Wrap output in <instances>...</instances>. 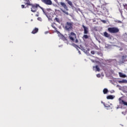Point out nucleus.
<instances>
[{
	"label": "nucleus",
	"instance_id": "obj_7",
	"mask_svg": "<svg viewBox=\"0 0 127 127\" xmlns=\"http://www.w3.org/2000/svg\"><path fill=\"white\" fill-rule=\"evenodd\" d=\"M58 34L59 37L61 38V39H62L64 41H67V38H66L63 35H62L61 34V33L58 32Z\"/></svg>",
	"mask_w": 127,
	"mask_h": 127
},
{
	"label": "nucleus",
	"instance_id": "obj_34",
	"mask_svg": "<svg viewBox=\"0 0 127 127\" xmlns=\"http://www.w3.org/2000/svg\"><path fill=\"white\" fill-rule=\"evenodd\" d=\"M33 34H35V33H36V32H32Z\"/></svg>",
	"mask_w": 127,
	"mask_h": 127
},
{
	"label": "nucleus",
	"instance_id": "obj_40",
	"mask_svg": "<svg viewBox=\"0 0 127 127\" xmlns=\"http://www.w3.org/2000/svg\"><path fill=\"white\" fill-rule=\"evenodd\" d=\"M36 16H38V14H36Z\"/></svg>",
	"mask_w": 127,
	"mask_h": 127
},
{
	"label": "nucleus",
	"instance_id": "obj_5",
	"mask_svg": "<svg viewBox=\"0 0 127 127\" xmlns=\"http://www.w3.org/2000/svg\"><path fill=\"white\" fill-rule=\"evenodd\" d=\"M108 30L109 32H119L120 31L119 28L116 27L108 28Z\"/></svg>",
	"mask_w": 127,
	"mask_h": 127
},
{
	"label": "nucleus",
	"instance_id": "obj_29",
	"mask_svg": "<svg viewBox=\"0 0 127 127\" xmlns=\"http://www.w3.org/2000/svg\"><path fill=\"white\" fill-rule=\"evenodd\" d=\"M47 11H51V10H52L50 8H47Z\"/></svg>",
	"mask_w": 127,
	"mask_h": 127
},
{
	"label": "nucleus",
	"instance_id": "obj_2",
	"mask_svg": "<svg viewBox=\"0 0 127 127\" xmlns=\"http://www.w3.org/2000/svg\"><path fill=\"white\" fill-rule=\"evenodd\" d=\"M73 24H74V23L72 22H67L65 24L64 29L66 30V31H71V30H73Z\"/></svg>",
	"mask_w": 127,
	"mask_h": 127
},
{
	"label": "nucleus",
	"instance_id": "obj_18",
	"mask_svg": "<svg viewBox=\"0 0 127 127\" xmlns=\"http://www.w3.org/2000/svg\"><path fill=\"white\" fill-rule=\"evenodd\" d=\"M103 104L106 108H108L109 110L112 109V107H111V106L108 105V104H105V103H104Z\"/></svg>",
	"mask_w": 127,
	"mask_h": 127
},
{
	"label": "nucleus",
	"instance_id": "obj_14",
	"mask_svg": "<svg viewBox=\"0 0 127 127\" xmlns=\"http://www.w3.org/2000/svg\"><path fill=\"white\" fill-rule=\"evenodd\" d=\"M61 10L64 12V14H66V15H69V13L68 12L66 11L65 10H63V9L61 8Z\"/></svg>",
	"mask_w": 127,
	"mask_h": 127
},
{
	"label": "nucleus",
	"instance_id": "obj_12",
	"mask_svg": "<svg viewBox=\"0 0 127 127\" xmlns=\"http://www.w3.org/2000/svg\"><path fill=\"white\" fill-rule=\"evenodd\" d=\"M103 35L105 37H107L108 38H110V37H111V35L109 34L107 32H104Z\"/></svg>",
	"mask_w": 127,
	"mask_h": 127
},
{
	"label": "nucleus",
	"instance_id": "obj_3",
	"mask_svg": "<svg viewBox=\"0 0 127 127\" xmlns=\"http://www.w3.org/2000/svg\"><path fill=\"white\" fill-rule=\"evenodd\" d=\"M119 105H118L117 109H123L124 106H126L127 107V102L123 100L122 97L119 98Z\"/></svg>",
	"mask_w": 127,
	"mask_h": 127
},
{
	"label": "nucleus",
	"instance_id": "obj_30",
	"mask_svg": "<svg viewBox=\"0 0 127 127\" xmlns=\"http://www.w3.org/2000/svg\"><path fill=\"white\" fill-rule=\"evenodd\" d=\"M97 77H98V78H100V77H101V74H97Z\"/></svg>",
	"mask_w": 127,
	"mask_h": 127
},
{
	"label": "nucleus",
	"instance_id": "obj_24",
	"mask_svg": "<svg viewBox=\"0 0 127 127\" xmlns=\"http://www.w3.org/2000/svg\"><path fill=\"white\" fill-rule=\"evenodd\" d=\"M72 46H73L75 48H79V46H78L77 45H76L75 44H72Z\"/></svg>",
	"mask_w": 127,
	"mask_h": 127
},
{
	"label": "nucleus",
	"instance_id": "obj_31",
	"mask_svg": "<svg viewBox=\"0 0 127 127\" xmlns=\"http://www.w3.org/2000/svg\"><path fill=\"white\" fill-rule=\"evenodd\" d=\"M118 23H122V21H120V20H118L117 21Z\"/></svg>",
	"mask_w": 127,
	"mask_h": 127
},
{
	"label": "nucleus",
	"instance_id": "obj_23",
	"mask_svg": "<svg viewBox=\"0 0 127 127\" xmlns=\"http://www.w3.org/2000/svg\"><path fill=\"white\" fill-rule=\"evenodd\" d=\"M127 55L123 56L122 57V60H123V61H125V59H127Z\"/></svg>",
	"mask_w": 127,
	"mask_h": 127
},
{
	"label": "nucleus",
	"instance_id": "obj_15",
	"mask_svg": "<svg viewBox=\"0 0 127 127\" xmlns=\"http://www.w3.org/2000/svg\"><path fill=\"white\" fill-rule=\"evenodd\" d=\"M89 37H90V36L88 35H84L82 37V38L83 39H88V38H89Z\"/></svg>",
	"mask_w": 127,
	"mask_h": 127
},
{
	"label": "nucleus",
	"instance_id": "obj_37",
	"mask_svg": "<svg viewBox=\"0 0 127 127\" xmlns=\"http://www.w3.org/2000/svg\"><path fill=\"white\" fill-rule=\"evenodd\" d=\"M126 5H127V4H125V5H124V6H125Z\"/></svg>",
	"mask_w": 127,
	"mask_h": 127
},
{
	"label": "nucleus",
	"instance_id": "obj_32",
	"mask_svg": "<svg viewBox=\"0 0 127 127\" xmlns=\"http://www.w3.org/2000/svg\"><path fill=\"white\" fill-rule=\"evenodd\" d=\"M22 8H24V5H21Z\"/></svg>",
	"mask_w": 127,
	"mask_h": 127
},
{
	"label": "nucleus",
	"instance_id": "obj_21",
	"mask_svg": "<svg viewBox=\"0 0 127 127\" xmlns=\"http://www.w3.org/2000/svg\"><path fill=\"white\" fill-rule=\"evenodd\" d=\"M108 92H109V91L108 90V89H107V88H104V89H103V93L104 94H107V93H108Z\"/></svg>",
	"mask_w": 127,
	"mask_h": 127
},
{
	"label": "nucleus",
	"instance_id": "obj_19",
	"mask_svg": "<svg viewBox=\"0 0 127 127\" xmlns=\"http://www.w3.org/2000/svg\"><path fill=\"white\" fill-rule=\"evenodd\" d=\"M127 80H125V79H123L122 80H120L119 81V83H120V84H121L122 83H127Z\"/></svg>",
	"mask_w": 127,
	"mask_h": 127
},
{
	"label": "nucleus",
	"instance_id": "obj_1",
	"mask_svg": "<svg viewBox=\"0 0 127 127\" xmlns=\"http://www.w3.org/2000/svg\"><path fill=\"white\" fill-rule=\"evenodd\" d=\"M31 5H32L31 9L32 12H36V11L37 10V7H40V8H41V9H42L43 11V13H44L46 16L48 17L47 16V12H46V11H45L44 8L40 6L38 4H31Z\"/></svg>",
	"mask_w": 127,
	"mask_h": 127
},
{
	"label": "nucleus",
	"instance_id": "obj_35",
	"mask_svg": "<svg viewBox=\"0 0 127 127\" xmlns=\"http://www.w3.org/2000/svg\"><path fill=\"white\" fill-rule=\"evenodd\" d=\"M78 53H79V54H81V52H80V51H78Z\"/></svg>",
	"mask_w": 127,
	"mask_h": 127
},
{
	"label": "nucleus",
	"instance_id": "obj_25",
	"mask_svg": "<svg viewBox=\"0 0 127 127\" xmlns=\"http://www.w3.org/2000/svg\"><path fill=\"white\" fill-rule=\"evenodd\" d=\"M55 19L57 22H60V20L59 19V18L56 17Z\"/></svg>",
	"mask_w": 127,
	"mask_h": 127
},
{
	"label": "nucleus",
	"instance_id": "obj_10",
	"mask_svg": "<svg viewBox=\"0 0 127 127\" xmlns=\"http://www.w3.org/2000/svg\"><path fill=\"white\" fill-rule=\"evenodd\" d=\"M82 27L83 28L84 32H89V27L82 25Z\"/></svg>",
	"mask_w": 127,
	"mask_h": 127
},
{
	"label": "nucleus",
	"instance_id": "obj_16",
	"mask_svg": "<svg viewBox=\"0 0 127 127\" xmlns=\"http://www.w3.org/2000/svg\"><path fill=\"white\" fill-rule=\"evenodd\" d=\"M25 0V3L26 4H27L28 5H31V4H30V2L29 0Z\"/></svg>",
	"mask_w": 127,
	"mask_h": 127
},
{
	"label": "nucleus",
	"instance_id": "obj_36",
	"mask_svg": "<svg viewBox=\"0 0 127 127\" xmlns=\"http://www.w3.org/2000/svg\"><path fill=\"white\" fill-rule=\"evenodd\" d=\"M52 27L54 28H56L54 26L52 25Z\"/></svg>",
	"mask_w": 127,
	"mask_h": 127
},
{
	"label": "nucleus",
	"instance_id": "obj_13",
	"mask_svg": "<svg viewBox=\"0 0 127 127\" xmlns=\"http://www.w3.org/2000/svg\"><path fill=\"white\" fill-rule=\"evenodd\" d=\"M107 99H108V100H113L114 96H113V95H108L107 96Z\"/></svg>",
	"mask_w": 127,
	"mask_h": 127
},
{
	"label": "nucleus",
	"instance_id": "obj_26",
	"mask_svg": "<svg viewBox=\"0 0 127 127\" xmlns=\"http://www.w3.org/2000/svg\"><path fill=\"white\" fill-rule=\"evenodd\" d=\"M38 20H39V21H42V19L41 18V17H38L37 18Z\"/></svg>",
	"mask_w": 127,
	"mask_h": 127
},
{
	"label": "nucleus",
	"instance_id": "obj_38",
	"mask_svg": "<svg viewBox=\"0 0 127 127\" xmlns=\"http://www.w3.org/2000/svg\"><path fill=\"white\" fill-rule=\"evenodd\" d=\"M47 17H48L49 18V17H48V15H47Z\"/></svg>",
	"mask_w": 127,
	"mask_h": 127
},
{
	"label": "nucleus",
	"instance_id": "obj_28",
	"mask_svg": "<svg viewBox=\"0 0 127 127\" xmlns=\"http://www.w3.org/2000/svg\"><path fill=\"white\" fill-rule=\"evenodd\" d=\"M91 54H92L93 55H94V54H95V51H91Z\"/></svg>",
	"mask_w": 127,
	"mask_h": 127
},
{
	"label": "nucleus",
	"instance_id": "obj_41",
	"mask_svg": "<svg viewBox=\"0 0 127 127\" xmlns=\"http://www.w3.org/2000/svg\"><path fill=\"white\" fill-rule=\"evenodd\" d=\"M93 68H95V66H93Z\"/></svg>",
	"mask_w": 127,
	"mask_h": 127
},
{
	"label": "nucleus",
	"instance_id": "obj_4",
	"mask_svg": "<svg viewBox=\"0 0 127 127\" xmlns=\"http://www.w3.org/2000/svg\"><path fill=\"white\" fill-rule=\"evenodd\" d=\"M70 40L71 42H75V43H78V39L76 37V35L75 33L71 32L69 36Z\"/></svg>",
	"mask_w": 127,
	"mask_h": 127
},
{
	"label": "nucleus",
	"instance_id": "obj_8",
	"mask_svg": "<svg viewBox=\"0 0 127 127\" xmlns=\"http://www.w3.org/2000/svg\"><path fill=\"white\" fill-rule=\"evenodd\" d=\"M58 34L59 37L61 38V39H62L64 41H67V38H66L63 35H62L61 34V33L58 32Z\"/></svg>",
	"mask_w": 127,
	"mask_h": 127
},
{
	"label": "nucleus",
	"instance_id": "obj_20",
	"mask_svg": "<svg viewBox=\"0 0 127 127\" xmlns=\"http://www.w3.org/2000/svg\"><path fill=\"white\" fill-rule=\"evenodd\" d=\"M95 68L96 69V71H97V72H100V67H99V65H96Z\"/></svg>",
	"mask_w": 127,
	"mask_h": 127
},
{
	"label": "nucleus",
	"instance_id": "obj_11",
	"mask_svg": "<svg viewBox=\"0 0 127 127\" xmlns=\"http://www.w3.org/2000/svg\"><path fill=\"white\" fill-rule=\"evenodd\" d=\"M119 74L121 78H126L127 77V75L126 74H124L122 72H119Z\"/></svg>",
	"mask_w": 127,
	"mask_h": 127
},
{
	"label": "nucleus",
	"instance_id": "obj_9",
	"mask_svg": "<svg viewBox=\"0 0 127 127\" xmlns=\"http://www.w3.org/2000/svg\"><path fill=\"white\" fill-rule=\"evenodd\" d=\"M60 4L61 5H62V6H63V7H64V9H65V10H69L68 6H67V5H66V4L64 2H61Z\"/></svg>",
	"mask_w": 127,
	"mask_h": 127
},
{
	"label": "nucleus",
	"instance_id": "obj_6",
	"mask_svg": "<svg viewBox=\"0 0 127 127\" xmlns=\"http://www.w3.org/2000/svg\"><path fill=\"white\" fill-rule=\"evenodd\" d=\"M42 2L47 5H52V1L51 0H42Z\"/></svg>",
	"mask_w": 127,
	"mask_h": 127
},
{
	"label": "nucleus",
	"instance_id": "obj_22",
	"mask_svg": "<svg viewBox=\"0 0 127 127\" xmlns=\"http://www.w3.org/2000/svg\"><path fill=\"white\" fill-rule=\"evenodd\" d=\"M32 32H38V28H35Z\"/></svg>",
	"mask_w": 127,
	"mask_h": 127
},
{
	"label": "nucleus",
	"instance_id": "obj_42",
	"mask_svg": "<svg viewBox=\"0 0 127 127\" xmlns=\"http://www.w3.org/2000/svg\"><path fill=\"white\" fill-rule=\"evenodd\" d=\"M57 32H59V31H58Z\"/></svg>",
	"mask_w": 127,
	"mask_h": 127
},
{
	"label": "nucleus",
	"instance_id": "obj_17",
	"mask_svg": "<svg viewBox=\"0 0 127 127\" xmlns=\"http://www.w3.org/2000/svg\"><path fill=\"white\" fill-rule=\"evenodd\" d=\"M66 1H67V3L68 4H69V5H70V6L73 7V3H72V1L69 0H66Z\"/></svg>",
	"mask_w": 127,
	"mask_h": 127
},
{
	"label": "nucleus",
	"instance_id": "obj_33",
	"mask_svg": "<svg viewBox=\"0 0 127 127\" xmlns=\"http://www.w3.org/2000/svg\"><path fill=\"white\" fill-rule=\"evenodd\" d=\"M94 30H95V31H97V27H95Z\"/></svg>",
	"mask_w": 127,
	"mask_h": 127
},
{
	"label": "nucleus",
	"instance_id": "obj_39",
	"mask_svg": "<svg viewBox=\"0 0 127 127\" xmlns=\"http://www.w3.org/2000/svg\"><path fill=\"white\" fill-rule=\"evenodd\" d=\"M84 33H85V34H87V33H87V32H84Z\"/></svg>",
	"mask_w": 127,
	"mask_h": 127
},
{
	"label": "nucleus",
	"instance_id": "obj_27",
	"mask_svg": "<svg viewBox=\"0 0 127 127\" xmlns=\"http://www.w3.org/2000/svg\"><path fill=\"white\" fill-rule=\"evenodd\" d=\"M102 22H103V23H107V21L104 20H101Z\"/></svg>",
	"mask_w": 127,
	"mask_h": 127
}]
</instances>
